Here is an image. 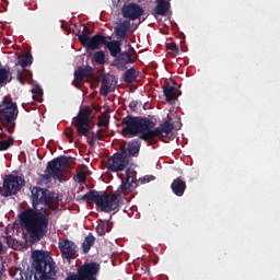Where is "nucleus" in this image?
I'll return each instance as SVG.
<instances>
[{
    "mask_svg": "<svg viewBox=\"0 0 280 280\" xmlns=\"http://www.w3.org/2000/svg\"><path fill=\"white\" fill-rule=\"evenodd\" d=\"M137 60V51L135 48L129 47V51L120 52L116 57V67L119 71H124L126 69V65H132Z\"/></svg>",
    "mask_w": 280,
    "mask_h": 280,
    "instance_id": "nucleus-12",
    "label": "nucleus"
},
{
    "mask_svg": "<svg viewBox=\"0 0 280 280\" xmlns=\"http://www.w3.org/2000/svg\"><path fill=\"white\" fill-rule=\"evenodd\" d=\"M110 121V112L106 110L101 116H98L97 126L102 128V130H106L108 128V124Z\"/></svg>",
    "mask_w": 280,
    "mask_h": 280,
    "instance_id": "nucleus-25",
    "label": "nucleus"
},
{
    "mask_svg": "<svg viewBox=\"0 0 280 280\" xmlns=\"http://www.w3.org/2000/svg\"><path fill=\"white\" fill-rule=\"evenodd\" d=\"M128 30H130V21L125 20L124 22L115 26L114 32L117 38H121V40H124L126 36H128Z\"/></svg>",
    "mask_w": 280,
    "mask_h": 280,
    "instance_id": "nucleus-18",
    "label": "nucleus"
},
{
    "mask_svg": "<svg viewBox=\"0 0 280 280\" xmlns=\"http://www.w3.org/2000/svg\"><path fill=\"white\" fill-rule=\"evenodd\" d=\"M69 168V158L67 155H60L52 159L47 163L46 174L40 176L42 183H51V178L59 180V183H65L62 174Z\"/></svg>",
    "mask_w": 280,
    "mask_h": 280,
    "instance_id": "nucleus-5",
    "label": "nucleus"
},
{
    "mask_svg": "<svg viewBox=\"0 0 280 280\" xmlns=\"http://www.w3.org/2000/svg\"><path fill=\"white\" fill-rule=\"evenodd\" d=\"M32 62H34V57H32V54L27 52L22 60L18 61V65H20L22 69H26V67H31Z\"/></svg>",
    "mask_w": 280,
    "mask_h": 280,
    "instance_id": "nucleus-29",
    "label": "nucleus"
},
{
    "mask_svg": "<svg viewBox=\"0 0 280 280\" xmlns=\"http://www.w3.org/2000/svg\"><path fill=\"white\" fill-rule=\"evenodd\" d=\"M141 150V140L133 139L128 144L129 156H137Z\"/></svg>",
    "mask_w": 280,
    "mask_h": 280,
    "instance_id": "nucleus-23",
    "label": "nucleus"
},
{
    "mask_svg": "<svg viewBox=\"0 0 280 280\" xmlns=\"http://www.w3.org/2000/svg\"><path fill=\"white\" fill-rule=\"evenodd\" d=\"M170 8H172V4L168 0H156V5L152 13L158 14V16H165L170 12Z\"/></svg>",
    "mask_w": 280,
    "mask_h": 280,
    "instance_id": "nucleus-17",
    "label": "nucleus"
},
{
    "mask_svg": "<svg viewBox=\"0 0 280 280\" xmlns=\"http://www.w3.org/2000/svg\"><path fill=\"white\" fill-rule=\"evenodd\" d=\"M63 133L67 137V139H69L70 143H72V141H73V128H71V127L66 128Z\"/></svg>",
    "mask_w": 280,
    "mask_h": 280,
    "instance_id": "nucleus-35",
    "label": "nucleus"
},
{
    "mask_svg": "<svg viewBox=\"0 0 280 280\" xmlns=\"http://www.w3.org/2000/svg\"><path fill=\"white\" fill-rule=\"evenodd\" d=\"M108 38V40H110V37H107Z\"/></svg>",
    "mask_w": 280,
    "mask_h": 280,
    "instance_id": "nucleus-43",
    "label": "nucleus"
},
{
    "mask_svg": "<svg viewBox=\"0 0 280 280\" xmlns=\"http://www.w3.org/2000/svg\"><path fill=\"white\" fill-rule=\"evenodd\" d=\"M120 124L124 126L121 129V135L125 138L139 137L141 141H145L147 143H150V145H154L152 139H156L159 137H168L174 130V125L167 120L154 129L156 122L152 119L132 115H127L124 117Z\"/></svg>",
    "mask_w": 280,
    "mask_h": 280,
    "instance_id": "nucleus-3",
    "label": "nucleus"
},
{
    "mask_svg": "<svg viewBox=\"0 0 280 280\" xmlns=\"http://www.w3.org/2000/svg\"><path fill=\"white\" fill-rule=\"evenodd\" d=\"M33 259L34 280H56V262L49 253L35 250L33 252ZM13 279L32 280V273L18 269L13 275Z\"/></svg>",
    "mask_w": 280,
    "mask_h": 280,
    "instance_id": "nucleus-4",
    "label": "nucleus"
},
{
    "mask_svg": "<svg viewBox=\"0 0 280 280\" xmlns=\"http://www.w3.org/2000/svg\"><path fill=\"white\" fill-rule=\"evenodd\" d=\"M91 109L82 108L79 114L73 118L72 124L77 129V133L79 137H93V139L97 141H104V135H102V130L95 132H91Z\"/></svg>",
    "mask_w": 280,
    "mask_h": 280,
    "instance_id": "nucleus-6",
    "label": "nucleus"
},
{
    "mask_svg": "<svg viewBox=\"0 0 280 280\" xmlns=\"http://www.w3.org/2000/svg\"><path fill=\"white\" fill-rule=\"evenodd\" d=\"M98 80L102 82L100 95L103 97L108 96L110 91H113V82H115V78L110 74H101Z\"/></svg>",
    "mask_w": 280,
    "mask_h": 280,
    "instance_id": "nucleus-14",
    "label": "nucleus"
},
{
    "mask_svg": "<svg viewBox=\"0 0 280 280\" xmlns=\"http://www.w3.org/2000/svg\"><path fill=\"white\" fill-rule=\"evenodd\" d=\"M145 10L137 3H129L122 7V16L124 19H130V21H137L140 16H143Z\"/></svg>",
    "mask_w": 280,
    "mask_h": 280,
    "instance_id": "nucleus-13",
    "label": "nucleus"
},
{
    "mask_svg": "<svg viewBox=\"0 0 280 280\" xmlns=\"http://www.w3.org/2000/svg\"><path fill=\"white\" fill-rule=\"evenodd\" d=\"M155 178L154 175H145L137 182L130 175V170H127L126 178L121 179L120 186L114 194L108 195L106 191L90 190L83 195L82 200H92L96 207H100L101 211L110 213V211H117L121 207V194L132 192L139 187V183L145 185V183H152Z\"/></svg>",
    "mask_w": 280,
    "mask_h": 280,
    "instance_id": "nucleus-2",
    "label": "nucleus"
},
{
    "mask_svg": "<svg viewBox=\"0 0 280 280\" xmlns=\"http://www.w3.org/2000/svg\"><path fill=\"white\" fill-rule=\"evenodd\" d=\"M171 189L173 194H175V196H185V191L187 189V182L183 180V178L180 177H177L172 182Z\"/></svg>",
    "mask_w": 280,
    "mask_h": 280,
    "instance_id": "nucleus-16",
    "label": "nucleus"
},
{
    "mask_svg": "<svg viewBox=\"0 0 280 280\" xmlns=\"http://www.w3.org/2000/svg\"><path fill=\"white\" fill-rule=\"evenodd\" d=\"M23 187H25V179L23 177L9 174L3 178V186L0 188V194L4 198L16 196Z\"/></svg>",
    "mask_w": 280,
    "mask_h": 280,
    "instance_id": "nucleus-8",
    "label": "nucleus"
},
{
    "mask_svg": "<svg viewBox=\"0 0 280 280\" xmlns=\"http://www.w3.org/2000/svg\"><path fill=\"white\" fill-rule=\"evenodd\" d=\"M78 37H79V43L82 46L85 45L86 42H89V39L91 38V28H89L88 26H84L82 34L78 35Z\"/></svg>",
    "mask_w": 280,
    "mask_h": 280,
    "instance_id": "nucleus-28",
    "label": "nucleus"
},
{
    "mask_svg": "<svg viewBox=\"0 0 280 280\" xmlns=\"http://www.w3.org/2000/svg\"><path fill=\"white\" fill-rule=\"evenodd\" d=\"M33 100L35 102H43V89L40 86H35L32 90Z\"/></svg>",
    "mask_w": 280,
    "mask_h": 280,
    "instance_id": "nucleus-32",
    "label": "nucleus"
},
{
    "mask_svg": "<svg viewBox=\"0 0 280 280\" xmlns=\"http://www.w3.org/2000/svg\"><path fill=\"white\" fill-rule=\"evenodd\" d=\"M0 106H4V108L0 109V121L2 126H4L5 130L12 135V132H14V128H16L19 106L8 96L3 97Z\"/></svg>",
    "mask_w": 280,
    "mask_h": 280,
    "instance_id": "nucleus-7",
    "label": "nucleus"
},
{
    "mask_svg": "<svg viewBox=\"0 0 280 280\" xmlns=\"http://www.w3.org/2000/svg\"><path fill=\"white\" fill-rule=\"evenodd\" d=\"M5 270V267L3 266V262H0V279L3 277V271Z\"/></svg>",
    "mask_w": 280,
    "mask_h": 280,
    "instance_id": "nucleus-39",
    "label": "nucleus"
},
{
    "mask_svg": "<svg viewBox=\"0 0 280 280\" xmlns=\"http://www.w3.org/2000/svg\"><path fill=\"white\" fill-rule=\"evenodd\" d=\"M137 106H139V102H137V101H131V102L129 103V108H130L131 110H135V108H137Z\"/></svg>",
    "mask_w": 280,
    "mask_h": 280,
    "instance_id": "nucleus-37",
    "label": "nucleus"
},
{
    "mask_svg": "<svg viewBox=\"0 0 280 280\" xmlns=\"http://www.w3.org/2000/svg\"><path fill=\"white\" fill-rule=\"evenodd\" d=\"M96 233L100 236L106 235V233H108L106 231V220H101V222L96 226Z\"/></svg>",
    "mask_w": 280,
    "mask_h": 280,
    "instance_id": "nucleus-33",
    "label": "nucleus"
},
{
    "mask_svg": "<svg viewBox=\"0 0 280 280\" xmlns=\"http://www.w3.org/2000/svg\"><path fill=\"white\" fill-rule=\"evenodd\" d=\"M93 60H94V62H96V65H105L106 63V54L104 52V50L96 51L93 56Z\"/></svg>",
    "mask_w": 280,
    "mask_h": 280,
    "instance_id": "nucleus-30",
    "label": "nucleus"
},
{
    "mask_svg": "<svg viewBox=\"0 0 280 280\" xmlns=\"http://www.w3.org/2000/svg\"><path fill=\"white\" fill-rule=\"evenodd\" d=\"M166 51L172 58H176L179 54L178 46L174 42L166 43Z\"/></svg>",
    "mask_w": 280,
    "mask_h": 280,
    "instance_id": "nucleus-27",
    "label": "nucleus"
},
{
    "mask_svg": "<svg viewBox=\"0 0 280 280\" xmlns=\"http://www.w3.org/2000/svg\"><path fill=\"white\" fill-rule=\"evenodd\" d=\"M77 182L82 185V183H86V173L84 171H80L77 173Z\"/></svg>",
    "mask_w": 280,
    "mask_h": 280,
    "instance_id": "nucleus-34",
    "label": "nucleus"
},
{
    "mask_svg": "<svg viewBox=\"0 0 280 280\" xmlns=\"http://www.w3.org/2000/svg\"><path fill=\"white\" fill-rule=\"evenodd\" d=\"M100 269V264L95 261L85 262L84 265L78 267L77 273L67 277L66 280H97Z\"/></svg>",
    "mask_w": 280,
    "mask_h": 280,
    "instance_id": "nucleus-9",
    "label": "nucleus"
},
{
    "mask_svg": "<svg viewBox=\"0 0 280 280\" xmlns=\"http://www.w3.org/2000/svg\"><path fill=\"white\" fill-rule=\"evenodd\" d=\"M106 36L103 35H94L88 39L85 44L82 45V47H86V49H91L92 51H95V49H100L102 45H106Z\"/></svg>",
    "mask_w": 280,
    "mask_h": 280,
    "instance_id": "nucleus-15",
    "label": "nucleus"
},
{
    "mask_svg": "<svg viewBox=\"0 0 280 280\" xmlns=\"http://www.w3.org/2000/svg\"><path fill=\"white\" fill-rule=\"evenodd\" d=\"M95 244V236L93 234H89L85 236L84 242L82 244L83 253L86 255L89 250H91V247Z\"/></svg>",
    "mask_w": 280,
    "mask_h": 280,
    "instance_id": "nucleus-26",
    "label": "nucleus"
},
{
    "mask_svg": "<svg viewBox=\"0 0 280 280\" xmlns=\"http://www.w3.org/2000/svg\"><path fill=\"white\" fill-rule=\"evenodd\" d=\"M32 205L33 208H27L19 214V222L21 226L30 235L31 242L36 244L40 242L49 233V222L51 218L47 210L38 209L39 205H45L48 209H57L60 205V199L54 196L49 189L33 187Z\"/></svg>",
    "mask_w": 280,
    "mask_h": 280,
    "instance_id": "nucleus-1",
    "label": "nucleus"
},
{
    "mask_svg": "<svg viewBox=\"0 0 280 280\" xmlns=\"http://www.w3.org/2000/svg\"><path fill=\"white\" fill-rule=\"evenodd\" d=\"M178 88L173 86V85H164L163 86V94L165 96V101L171 103V102H176L178 100Z\"/></svg>",
    "mask_w": 280,
    "mask_h": 280,
    "instance_id": "nucleus-21",
    "label": "nucleus"
},
{
    "mask_svg": "<svg viewBox=\"0 0 280 280\" xmlns=\"http://www.w3.org/2000/svg\"><path fill=\"white\" fill-rule=\"evenodd\" d=\"M0 255H3V242L0 241Z\"/></svg>",
    "mask_w": 280,
    "mask_h": 280,
    "instance_id": "nucleus-41",
    "label": "nucleus"
},
{
    "mask_svg": "<svg viewBox=\"0 0 280 280\" xmlns=\"http://www.w3.org/2000/svg\"><path fill=\"white\" fill-rule=\"evenodd\" d=\"M105 226H106V232L110 233V230L113 229V222L109 220H105Z\"/></svg>",
    "mask_w": 280,
    "mask_h": 280,
    "instance_id": "nucleus-36",
    "label": "nucleus"
},
{
    "mask_svg": "<svg viewBox=\"0 0 280 280\" xmlns=\"http://www.w3.org/2000/svg\"><path fill=\"white\" fill-rule=\"evenodd\" d=\"M14 145V138L10 137L8 140H0V152H5Z\"/></svg>",
    "mask_w": 280,
    "mask_h": 280,
    "instance_id": "nucleus-31",
    "label": "nucleus"
},
{
    "mask_svg": "<svg viewBox=\"0 0 280 280\" xmlns=\"http://www.w3.org/2000/svg\"><path fill=\"white\" fill-rule=\"evenodd\" d=\"M128 163V152L124 149L107 160V168L109 172H124Z\"/></svg>",
    "mask_w": 280,
    "mask_h": 280,
    "instance_id": "nucleus-10",
    "label": "nucleus"
},
{
    "mask_svg": "<svg viewBox=\"0 0 280 280\" xmlns=\"http://www.w3.org/2000/svg\"><path fill=\"white\" fill-rule=\"evenodd\" d=\"M0 139H5V133H0Z\"/></svg>",
    "mask_w": 280,
    "mask_h": 280,
    "instance_id": "nucleus-42",
    "label": "nucleus"
},
{
    "mask_svg": "<svg viewBox=\"0 0 280 280\" xmlns=\"http://www.w3.org/2000/svg\"><path fill=\"white\" fill-rule=\"evenodd\" d=\"M91 77H93V67L91 66H82L74 71L75 80H85V78Z\"/></svg>",
    "mask_w": 280,
    "mask_h": 280,
    "instance_id": "nucleus-19",
    "label": "nucleus"
},
{
    "mask_svg": "<svg viewBox=\"0 0 280 280\" xmlns=\"http://www.w3.org/2000/svg\"><path fill=\"white\" fill-rule=\"evenodd\" d=\"M59 250L62 259L71 261V259H75V255H78V245H75L73 241L66 238L59 242Z\"/></svg>",
    "mask_w": 280,
    "mask_h": 280,
    "instance_id": "nucleus-11",
    "label": "nucleus"
},
{
    "mask_svg": "<svg viewBox=\"0 0 280 280\" xmlns=\"http://www.w3.org/2000/svg\"><path fill=\"white\" fill-rule=\"evenodd\" d=\"M105 47L108 49L113 58H117L121 54V42L110 40L105 43Z\"/></svg>",
    "mask_w": 280,
    "mask_h": 280,
    "instance_id": "nucleus-20",
    "label": "nucleus"
},
{
    "mask_svg": "<svg viewBox=\"0 0 280 280\" xmlns=\"http://www.w3.org/2000/svg\"><path fill=\"white\" fill-rule=\"evenodd\" d=\"M95 139H93V136L91 137L90 140H88V144L90 145V148H93V145H95Z\"/></svg>",
    "mask_w": 280,
    "mask_h": 280,
    "instance_id": "nucleus-38",
    "label": "nucleus"
},
{
    "mask_svg": "<svg viewBox=\"0 0 280 280\" xmlns=\"http://www.w3.org/2000/svg\"><path fill=\"white\" fill-rule=\"evenodd\" d=\"M16 79L22 84H25V82H27L28 80H32V71H30V70H27L25 68L18 69Z\"/></svg>",
    "mask_w": 280,
    "mask_h": 280,
    "instance_id": "nucleus-24",
    "label": "nucleus"
},
{
    "mask_svg": "<svg viewBox=\"0 0 280 280\" xmlns=\"http://www.w3.org/2000/svg\"><path fill=\"white\" fill-rule=\"evenodd\" d=\"M22 107L24 108V110H27V113H30V103H23Z\"/></svg>",
    "mask_w": 280,
    "mask_h": 280,
    "instance_id": "nucleus-40",
    "label": "nucleus"
},
{
    "mask_svg": "<svg viewBox=\"0 0 280 280\" xmlns=\"http://www.w3.org/2000/svg\"><path fill=\"white\" fill-rule=\"evenodd\" d=\"M137 78H139V72L137 69L129 68L125 71L124 82H126V84H132V82L137 81Z\"/></svg>",
    "mask_w": 280,
    "mask_h": 280,
    "instance_id": "nucleus-22",
    "label": "nucleus"
}]
</instances>
